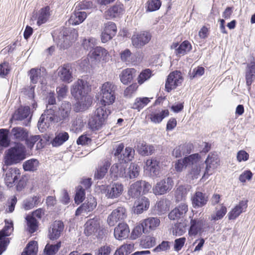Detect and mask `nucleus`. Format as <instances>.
<instances>
[{
  "label": "nucleus",
  "mask_w": 255,
  "mask_h": 255,
  "mask_svg": "<svg viewBox=\"0 0 255 255\" xmlns=\"http://www.w3.org/2000/svg\"><path fill=\"white\" fill-rule=\"evenodd\" d=\"M39 162L36 159H30L23 163V168L25 171H34L37 169Z\"/></svg>",
  "instance_id": "de8ad7c7"
},
{
  "label": "nucleus",
  "mask_w": 255,
  "mask_h": 255,
  "mask_svg": "<svg viewBox=\"0 0 255 255\" xmlns=\"http://www.w3.org/2000/svg\"><path fill=\"white\" fill-rule=\"evenodd\" d=\"M87 14L85 11H81L76 9L75 12L72 14L69 22L72 25H78L81 23L86 19Z\"/></svg>",
  "instance_id": "72a5a7b5"
},
{
  "label": "nucleus",
  "mask_w": 255,
  "mask_h": 255,
  "mask_svg": "<svg viewBox=\"0 0 255 255\" xmlns=\"http://www.w3.org/2000/svg\"><path fill=\"white\" fill-rule=\"evenodd\" d=\"M25 146L21 142H15L14 145L9 148L4 157V164L11 165L19 163L26 157Z\"/></svg>",
  "instance_id": "7ed1b4c3"
},
{
  "label": "nucleus",
  "mask_w": 255,
  "mask_h": 255,
  "mask_svg": "<svg viewBox=\"0 0 255 255\" xmlns=\"http://www.w3.org/2000/svg\"><path fill=\"white\" fill-rule=\"evenodd\" d=\"M151 75V72L150 69H146L143 70L137 78V81L139 84H142L145 81L149 79Z\"/></svg>",
  "instance_id": "680f3d73"
},
{
  "label": "nucleus",
  "mask_w": 255,
  "mask_h": 255,
  "mask_svg": "<svg viewBox=\"0 0 255 255\" xmlns=\"http://www.w3.org/2000/svg\"><path fill=\"white\" fill-rule=\"evenodd\" d=\"M134 249L133 244H124L117 250L114 255H128Z\"/></svg>",
  "instance_id": "09e8293b"
},
{
  "label": "nucleus",
  "mask_w": 255,
  "mask_h": 255,
  "mask_svg": "<svg viewBox=\"0 0 255 255\" xmlns=\"http://www.w3.org/2000/svg\"><path fill=\"white\" fill-rule=\"evenodd\" d=\"M64 224L60 221H55L51 225L49 229L48 236L50 240L58 239L64 229Z\"/></svg>",
  "instance_id": "412c9836"
},
{
  "label": "nucleus",
  "mask_w": 255,
  "mask_h": 255,
  "mask_svg": "<svg viewBox=\"0 0 255 255\" xmlns=\"http://www.w3.org/2000/svg\"><path fill=\"white\" fill-rule=\"evenodd\" d=\"M189 162V165H191V170L189 173L191 177L197 179L199 177L201 171V162L200 161V155L198 153L191 154L185 157V161Z\"/></svg>",
  "instance_id": "1a4fd4ad"
},
{
  "label": "nucleus",
  "mask_w": 255,
  "mask_h": 255,
  "mask_svg": "<svg viewBox=\"0 0 255 255\" xmlns=\"http://www.w3.org/2000/svg\"><path fill=\"white\" fill-rule=\"evenodd\" d=\"M151 35L147 31H142L134 33L131 37L132 44L134 47L141 48L150 40Z\"/></svg>",
  "instance_id": "f8f14e48"
},
{
  "label": "nucleus",
  "mask_w": 255,
  "mask_h": 255,
  "mask_svg": "<svg viewBox=\"0 0 255 255\" xmlns=\"http://www.w3.org/2000/svg\"><path fill=\"white\" fill-rule=\"evenodd\" d=\"M43 72L41 73V69L32 68L29 71V76L30 81L33 84H36L38 82L43 83L44 77Z\"/></svg>",
  "instance_id": "c9c22d12"
},
{
  "label": "nucleus",
  "mask_w": 255,
  "mask_h": 255,
  "mask_svg": "<svg viewBox=\"0 0 255 255\" xmlns=\"http://www.w3.org/2000/svg\"><path fill=\"white\" fill-rule=\"evenodd\" d=\"M188 192V190L184 186H180L175 192V197L178 201L185 200Z\"/></svg>",
  "instance_id": "052dcab7"
},
{
  "label": "nucleus",
  "mask_w": 255,
  "mask_h": 255,
  "mask_svg": "<svg viewBox=\"0 0 255 255\" xmlns=\"http://www.w3.org/2000/svg\"><path fill=\"white\" fill-rule=\"evenodd\" d=\"M30 111L29 106H21L15 111L13 118L15 120L22 121L28 117L30 114Z\"/></svg>",
  "instance_id": "4c0bfd02"
},
{
  "label": "nucleus",
  "mask_w": 255,
  "mask_h": 255,
  "mask_svg": "<svg viewBox=\"0 0 255 255\" xmlns=\"http://www.w3.org/2000/svg\"><path fill=\"white\" fill-rule=\"evenodd\" d=\"M137 88V86L136 84L130 85L125 90L124 97L126 98H131L135 93Z\"/></svg>",
  "instance_id": "774afa93"
},
{
  "label": "nucleus",
  "mask_w": 255,
  "mask_h": 255,
  "mask_svg": "<svg viewBox=\"0 0 255 255\" xmlns=\"http://www.w3.org/2000/svg\"><path fill=\"white\" fill-rule=\"evenodd\" d=\"M169 115V112L167 110H162L159 113H152L150 115V119L153 123L155 124L160 123L162 120Z\"/></svg>",
  "instance_id": "3c124183"
},
{
  "label": "nucleus",
  "mask_w": 255,
  "mask_h": 255,
  "mask_svg": "<svg viewBox=\"0 0 255 255\" xmlns=\"http://www.w3.org/2000/svg\"><path fill=\"white\" fill-rule=\"evenodd\" d=\"M93 3L92 0H84L80 2L76 6L75 9L80 10L82 9H88L93 8Z\"/></svg>",
  "instance_id": "e2e57ef3"
},
{
  "label": "nucleus",
  "mask_w": 255,
  "mask_h": 255,
  "mask_svg": "<svg viewBox=\"0 0 255 255\" xmlns=\"http://www.w3.org/2000/svg\"><path fill=\"white\" fill-rule=\"evenodd\" d=\"M78 36L77 31L75 29H73L70 31L69 29L65 28L58 36L57 45L60 49H67L76 41Z\"/></svg>",
  "instance_id": "20e7f679"
},
{
  "label": "nucleus",
  "mask_w": 255,
  "mask_h": 255,
  "mask_svg": "<svg viewBox=\"0 0 255 255\" xmlns=\"http://www.w3.org/2000/svg\"><path fill=\"white\" fill-rule=\"evenodd\" d=\"M183 81V78L180 72L175 71L170 73L168 76L165 83L166 90L169 92L175 89Z\"/></svg>",
  "instance_id": "ddd939ff"
},
{
  "label": "nucleus",
  "mask_w": 255,
  "mask_h": 255,
  "mask_svg": "<svg viewBox=\"0 0 255 255\" xmlns=\"http://www.w3.org/2000/svg\"><path fill=\"white\" fill-rule=\"evenodd\" d=\"M26 220L27 221L28 231L31 234L34 233L38 227V222L36 219L34 217L27 216L26 217Z\"/></svg>",
  "instance_id": "5fc2aeb1"
},
{
  "label": "nucleus",
  "mask_w": 255,
  "mask_h": 255,
  "mask_svg": "<svg viewBox=\"0 0 255 255\" xmlns=\"http://www.w3.org/2000/svg\"><path fill=\"white\" fill-rule=\"evenodd\" d=\"M58 76L60 79L66 83H70L73 80L72 69L69 64H64L58 69Z\"/></svg>",
  "instance_id": "a211bd4d"
},
{
  "label": "nucleus",
  "mask_w": 255,
  "mask_h": 255,
  "mask_svg": "<svg viewBox=\"0 0 255 255\" xmlns=\"http://www.w3.org/2000/svg\"><path fill=\"white\" fill-rule=\"evenodd\" d=\"M144 228L148 232V230H154L160 224V220L157 218L150 217L145 219L143 221Z\"/></svg>",
  "instance_id": "49530a36"
},
{
  "label": "nucleus",
  "mask_w": 255,
  "mask_h": 255,
  "mask_svg": "<svg viewBox=\"0 0 255 255\" xmlns=\"http://www.w3.org/2000/svg\"><path fill=\"white\" fill-rule=\"evenodd\" d=\"M61 246L60 241L57 242L56 244H47L44 249L45 255H55L59 250Z\"/></svg>",
  "instance_id": "37998d69"
},
{
  "label": "nucleus",
  "mask_w": 255,
  "mask_h": 255,
  "mask_svg": "<svg viewBox=\"0 0 255 255\" xmlns=\"http://www.w3.org/2000/svg\"><path fill=\"white\" fill-rule=\"evenodd\" d=\"M155 238L153 237L148 236L141 240L140 245L143 248L149 249L155 246Z\"/></svg>",
  "instance_id": "13d9d810"
},
{
  "label": "nucleus",
  "mask_w": 255,
  "mask_h": 255,
  "mask_svg": "<svg viewBox=\"0 0 255 255\" xmlns=\"http://www.w3.org/2000/svg\"><path fill=\"white\" fill-rule=\"evenodd\" d=\"M143 223L142 222L140 224L136 226L131 232V237L135 239L139 237L142 233L147 232L146 229L144 228Z\"/></svg>",
  "instance_id": "bf43d9fd"
},
{
  "label": "nucleus",
  "mask_w": 255,
  "mask_h": 255,
  "mask_svg": "<svg viewBox=\"0 0 255 255\" xmlns=\"http://www.w3.org/2000/svg\"><path fill=\"white\" fill-rule=\"evenodd\" d=\"M255 79V61H251L248 64L246 71L247 85L250 87Z\"/></svg>",
  "instance_id": "7c9ffc66"
},
{
  "label": "nucleus",
  "mask_w": 255,
  "mask_h": 255,
  "mask_svg": "<svg viewBox=\"0 0 255 255\" xmlns=\"http://www.w3.org/2000/svg\"><path fill=\"white\" fill-rule=\"evenodd\" d=\"M9 130L5 128L0 129V145L7 147L9 145L10 140L8 138Z\"/></svg>",
  "instance_id": "603ef678"
},
{
  "label": "nucleus",
  "mask_w": 255,
  "mask_h": 255,
  "mask_svg": "<svg viewBox=\"0 0 255 255\" xmlns=\"http://www.w3.org/2000/svg\"><path fill=\"white\" fill-rule=\"evenodd\" d=\"M108 55L107 50L100 46H97L94 48L90 54L91 57L97 61H100L102 59L105 60Z\"/></svg>",
  "instance_id": "473e14b6"
},
{
  "label": "nucleus",
  "mask_w": 255,
  "mask_h": 255,
  "mask_svg": "<svg viewBox=\"0 0 255 255\" xmlns=\"http://www.w3.org/2000/svg\"><path fill=\"white\" fill-rule=\"evenodd\" d=\"M227 211L226 207L222 205L220 209L217 211L216 214L211 215V220L217 221L222 219L226 214Z\"/></svg>",
  "instance_id": "0e129e2a"
},
{
  "label": "nucleus",
  "mask_w": 255,
  "mask_h": 255,
  "mask_svg": "<svg viewBox=\"0 0 255 255\" xmlns=\"http://www.w3.org/2000/svg\"><path fill=\"white\" fill-rule=\"evenodd\" d=\"M117 90V86L113 82H106L102 85L100 92V103L102 106L97 108L88 123L89 127L92 130L99 129L110 114V110L106 106L112 105L115 102Z\"/></svg>",
  "instance_id": "f257e3e1"
},
{
  "label": "nucleus",
  "mask_w": 255,
  "mask_h": 255,
  "mask_svg": "<svg viewBox=\"0 0 255 255\" xmlns=\"http://www.w3.org/2000/svg\"><path fill=\"white\" fill-rule=\"evenodd\" d=\"M69 138V134L66 132H60L56 134L55 137L51 141L53 146L57 147L61 145Z\"/></svg>",
  "instance_id": "58836bf2"
},
{
  "label": "nucleus",
  "mask_w": 255,
  "mask_h": 255,
  "mask_svg": "<svg viewBox=\"0 0 255 255\" xmlns=\"http://www.w3.org/2000/svg\"><path fill=\"white\" fill-rule=\"evenodd\" d=\"M97 44V40L93 37H88L83 39L81 43L82 47L87 50L93 48Z\"/></svg>",
  "instance_id": "4d7b16f0"
},
{
  "label": "nucleus",
  "mask_w": 255,
  "mask_h": 255,
  "mask_svg": "<svg viewBox=\"0 0 255 255\" xmlns=\"http://www.w3.org/2000/svg\"><path fill=\"white\" fill-rule=\"evenodd\" d=\"M123 143L119 144L114 152V155L120 162L128 163L132 160L134 155V150L130 147H127L125 150Z\"/></svg>",
  "instance_id": "423d86ee"
},
{
  "label": "nucleus",
  "mask_w": 255,
  "mask_h": 255,
  "mask_svg": "<svg viewBox=\"0 0 255 255\" xmlns=\"http://www.w3.org/2000/svg\"><path fill=\"white\" fill-rule=\"evenodd\" d=\"M190 228L189 231V234L190 236H195L201 231L203 226V222L202 220L192 219L190 222Z\"/></svg>",
  "instance_id": "e433bc0d"
},
{
  "label": "nucleus",
  "mask_w": 255,
  "mask_h": 255,
  "mask_svg": "<svg viewBox=\"0 0 255 255\" xmlns=\"http://www.w3.org/2000/svg\"><path fill=\"white\" fill-rule=\"evenodd\" d=\"M136 70L133 68H127L122 71L120 75L121 82L125 84H128L132 80L135 76Z\"/></svg>",
  "instance_id": "c756f323"
},
{
  "label": "nucleus",
  "mask_w": 255,
  "mask_h": 255,
  "mask_svg": "<svg viewBox=\"0 0 255 255\" xmlns=\"http://www.w3.org/2000/svg\"><path fill=\"white\" fill-rule=\"evenodd\" d=\"M35 241H31L27 245L21 255H35L37 252V245Z\"/></svg>",
  "instance_id": "864d4df0"
},
{
  "label": "nucleus",
  "mask_w": 255,
  "mask_h": 255,
  "mask_svg": "<svg viewBox=\"0 0 255 255\" xmlns=\"http://www.w3.org/2000/svg\"><path fill=\"white\" fill-rule=\"evenodd\" d=\"M123 189V185L122 184L114 183L107 187L106 195L108 198H117L122 194Z\"/></svg>",
  "instance_id": "393cba45"
},
{
  "label": "nucleus",
  "mask_w": 255,
  "mask_h": 255,
  "mask_svg": "<svg viewBox=\"0 0 255 255\" xmlns=\"http://www.w3.org/2000/svg\"><path fill=\"white\" fill-rule=\"evenodd\" d=\"M150 102L149 98L146 97L137 98L131 106V108L140 111Z\"/></svg>",
  "instance_id": "a18cd8bd"
},
{
  "label": "nucleus",
  "mask_w": 255,
  "mask_h": 255,
  "mask_svg": "<svg viewBox=\"0 0 255 255\" xmlns=\"http://www.w3.org/2000/svg\"><path fill=\"white\" fill-rule=\"evenodd\" d=\"M136 149L141 155H151L154 151V147L151 145H147L144 141H139L137 143Z\"/></svg>",
  "instance_id": "f704fd0d"
},
{
  "label": "nucleus",
  "mask_w": 255,
  "mask_h": 255,
  "mask_svg": "<svg viewBox=\"0 0 255 255\" xmlns=\"http://www.w3.org/2000/svg\"><path fill=\"white\" fill-rule=\"evenodd\" d=\"M188 211V206L185 203H181L171 211L168 215L171 220H176L183 217Z\"/></svg>",
  "instance_id": "bb28decb"
},
{
  "label": "nucleus",
  "mask_w": 255,
  "mask_h": 255,
  "mask_svg": "<svg viewBox=\"0 0 255 255\" xmlns=\"http://www.w3.org/2000/svg\"><path fill=\"white\" fill-rule=\"evenodd\" d=\"M40 202L39 196L30 197L23 202V207L26 210H30L37 206Z\"/></svg>",
  "instance_id": "8fccbe9b"
},
{
  "label": "nucleus",
  "mask_w": 255,
  "mask_h": 255,
  "mask_svg": "<svg viewBox=\"0 0 255 255\" xmlns=\"http://www.w3.org/2000/svg\"><path fill=\"white\" fill-rule=\"evenodd\" d=\"M13 230V224L11 222L10 223H6L5 227L0 231V255L5 251L8 243L6 237L10 236Z\"/></svg>",
  "instance_id": "4468645a"
},
{
  "label": "nucleus",
  "mask_w": 255,
  "mask_h": 255,
  "mask_svg": "<svg viewBox=\"0 0 255 255\" xmlns=\"http://www.w3.org/2000/svg\"><path fill=\"white\" fill-rule=\"evenodd\" d=\"M139 167L134 163H130L128 168H126L125 178L133 179L139 175Z\"/></svg>",
  "instance_id": "ea45409f"
},
{
  "label": "nucleus",
  "mask_w": 255,
  "mask_h": 255,
  "mask_svg": "<svg viewBox=\"0 0 255 255\" xmlns=\"http://www.w3.org/2000/svg\"><path fill=\"white\" fill-rule=\"evenodd\" d=\"M100 227V222L98 218L88 220L85 224V234L90 236L97 231Z\"/></svg>",
  "instance_id": "cd10ccee"
},
{
  "label": "nucleus",
  "mask_w": 255,
  "mask_h": 255,
  "mask_svg": "<svg viewBox=\"0 0 255 255\" xmlns=\"http://www.w3.org/2000/svg\"><path fill=\"white\" fill-rule=\"evenodd\" d=\"M13 230V224L11 222L10 223H6L5 227L0 231V255L5 251L8 243L6 237L10 236Z\"/></svg>",
  "instance_id": "2eb2a0df"
},
{
  "label": "nucleus",
  "mask_w": 255,
  "mask_h": 255,
  "mask_svg": "<svg viewBox=\"0 0 255 255\" xmlns=\"http://www.w3.org/2000/svg\"><path fill=\"white\" fill-rule=\"evenodd\" d=\"M97 201L94 197H90L87 200L79 207L75 212V215L78 216L84 213L92 211L97 206Z\"/></svg>",
  "instance_id": "6ab92c4d"
},
{
  "label": "nucleus",
  "mask_w": 255,
  "mask_h": 255,
  "mask_svg": "<svg viewBox=\"0 0 255 255\" xmlns=\"http://www.w3.org/2000/svg\"><path fill=\"white\" fill-rule=\"evenodd\" d=\"M192 49V46L190 43L187 41H184L176 49L175 54L176 55H184L189 52Z\"/></svg>",
  "instance_id": "c03bdc74"
},
{
  "label": "nucleus",
  "mask_w": 255,
  "mask_h": 255,
  "mask_svg": "<svg viewBox=\"0 0 255 255\" xmlns=\"http://www.w3.org/2000/svg\"><path fill=\"white\" fill-rule=\"evenodd\" d=\"M123 10L124 5L123 4H116L105 12V17L106 19L116 17L121 14Z\"/></svg>",
  "instance_id": "2f4dec72"
},
{
  "label": "nucleus",
  "mask_w": 255,
  "mask_h": 255,
  "mask_svg": "<svg viewBox=\"0 0 255 255\" xmlns=\"http://www.w3.org/2000/svg\"><path fill=\"white\" fill-rule=\"evenodd\" d=\"M88 88V83L82 79H78L76 81L71 89L72 95L78 100H82L87 93Z\"/></svg>",
  "instance_id": "6e6552de"
},
{
  "label": "nucleus",
  "mask_w": 255,
  "mask_h": 255,
  "mask_svg": "<svg viewBox=\"0 0 255 255\" xmlns=\"http://www.w3.org/2000/svg\"><path fill=\"white\" fill-rule=\"evenodd\" d=\"M151 188V185L148 182L144 180H139L130 186L128 193L132 198H137L140 196L142 190V193L146 194Z\"/></svg>",
  "instance_id": "39448f33"
},
{
  "label": "nucleus",
  "mask_w": 255,
  "mask_h": 255,
  "mask_svg": "<svg viewBox=\"0 0 255 255\" xmlns=\"http://www.w3.org/2000/svg\"><path fill=\"white\" fill-rule=\"evenodd\" d=\"M248 201L242 200L239 202V204L236 205L234 209L228 214L229 220H234L240 216L243 212L245 211L248 207Z\"/></svg>",
  "instance_id": "a878e982"
},
{
  "label": "nucleus",
  "mask_w": 255,
  "mask_h": 255,
  "mask_svg": "<svg viewBox=\"0 0 255 255\" xmlns=\"http://www.w3.org/2000/svg\"><path fill=\"white\" fill-rule=\"evenodd\" d=\"M128 164L118 161V163L113 164L110 169V174L114 180L118 179L119 177H124L126 176V168Z\"/></svg>",
  "instance_id": "f3484780"
},
{
  "label": "nucleus",
  "mask_w": 255,
  "mask_h": 255,
  "mask_svg": "<svg viewBox=\"0 0 255 255\" xmlns=\"http://www.w3.org/2000/svg\"><path fill=\"white\" fill-rule=\"evenodd\" d=\"M130 231L128 226L124 223H119L114 229V237L119 241L127 239Z\"/></svg>",
  "instance_id": "aec40b11"
},
{
  "label": "nucleus",
  "mask_w": 255,
  "mask_h": 255,
  "mask_svg": "<svg viewBox=\"0 0 255 255\" xmlns=\"http://www.w3.org/2000/svg\"><path fill=\"white\" fill-rule=\"evenodd\" d=\"M56 106H52L46 110L41 116L37 126L41 132H44L51 123L67 122L70 120L71 105L69 102L64 101L57 111Z\"/></svg>",
  "instance_id": "f03ea898"
},
{
  "label": "nucleus",
  "mask_w": 255,
  "mask_h": 255,
  "mask_svg": "<svg viewBox=\"0 0 255 255\" xmlns=\"http://www.w3.org/2000/svg\"><path fill=\"white\" fill-rule=\"evenodd\" d=\"M159 161L156 158H151L146 160L145 170L148 173L150 177L155 178L159 176L160 173Z\"/></svg>",
  "instance_id": "dca6fc26"
},
{
  "label": "nucleus",
  "mask_w": 255,
  "mask_h": 255,
  "mask_svg": "<svg viewBox=\"0 0 255 255\" xmlns=\"http://www.w3.org/2000/svg\"><path fill=\"white\" fill-rule=\"evenodd\" d=\"M122 61L127 64H129L132 62V53L128 49H126L122 51L120 54Z\"/></svg>",
  "instance_id": "69168bd1"
},
{
  "label": "nucleus",
  "mask_w": 255,
  "mask_h": 255,
  "mask_svg": "<svg viewBox=\"0 0 255 255\" xmlns=\"http://www.w3.org/2000/svg\"><path fill=\"white\" fill-rule=\"evenodd\" d=\"M208 200V196L200 191H196L191 198L192 206L194 208L202 207L207 204Z\"/></svg>",
  "instance_id": "5701e85b"
},
{
  "label": "nucleus",
  "mask_w": 255,
  "mask_h": 255,
  "mask_svg": "<svg viewBox=\"0 0 255 255\" xmlns=\"http://www.w3.org/2000/svg\"><path fill=\"white\" fill-rule=\"evenodd\" d=\"M149 206V201L148 199L145 197H142L138 201V204L134 208V212L139 214L143 211L146 210Z\"/></svg>",
  "instance_id": "a19ab883"
},
{
  "label": "nucleus",
  "mask_w": 255,
  "mask_h": 255,
  "mask_svg": "<svg viewBox=\"0 0 255 255\" xmlns=\"http://www.w3.org/2000/svg\"><path fill=\"white\" fill-rule=\"evenodd\" d=\"M25 141V143L28 147V148L30 149H32L34 145V144L38 142L37 144V148H39L38 144L39 143L41 144L42 139L41 136L39 135H35L31 136L29 137H27L26 139L24 140Z\"/></svg>",
  "instance_id": "6e6d98bb"
},
{
  "label": "nucleus",
  "mask_w": 255,
  "mask_h": 255,
  "mask_svg": "<svg viewBox=\"0 0 255 255\" xmlns=\"http://www.w3.org/2000/svg\"><path fill=\"white\" fill-rule=\"evenodd\" d=\"M219 162L218 155L216 153H210L205 161L206 168L202 178H208L212 175L217 168Z\"/></svg>",
  "instance_id": "9d476101"
},
{
  "label": "nucleus",
  "mask_w": 255,
  "mask_h": 255,
  "mask_svg": "<svg viewBox=\"0 0 255 255\" xmlns=\"http://www.w3.org/2000/svg\"><path fill=\"white\" fill-rule=\"evenodd\" d=\"M50 7L46 6L40 9L39 12L37 24L39 26L45 23L49 19L50 16Z\"/></svg>",
  "instance_id": "79ce46f5"
},
{
  "label": "nucleus",
  "mask_w": 255,
  "mask_h": 255,
  "mask_svg": "<svg viewBox=\"0 0 255 255\" xmlns=\"http://www.w3.org/2000/svg\"><path fill=\"white\" fill-rule=\"evenodd\" d=\"M174 182L172 178L167 177L157 182L152 187L153 193L162 195L169 192L173 188Z\"/></svg>",
  "instance_id": "0eeeda50"
},
{
  "label": "nucleus",
  "mask_w": 255,
  "mask_h": 255,
  "mask_svg": "<svg viewBox=\"0 0 255 255\" xmlns=\"http://www.w3.org/2000/svg\"><path fill=\"white\" fill-rule=\"evenodd\" d=\"M160 0H150L147 2V11H153L158 10L161 6Z\"/></svg>",
  "instance_id": "338daca9"
},
{
  "label": "nucleus",
  "mask_w": 255,
  "mask_h": 255,
  "mask_svg": "<svg viewBox=\"0 0 255 255\" xmlns=\"http://www.w3.org/2000/svg\"><path fill=\"white\" fill-rule=\"evenodd\" d=\"M20 173L19 170L15 168H11L6 172L4 181L5 184L9 187L13 186L14 183L19 178Z\"/></svg>",
  "instance_id": "b1692460"
},
{
  "label": "nucleus",
  "mask_w": 255,
  "mask_h": 255,
  "mask_svg": "<svg viewBox=\"0 0 255 255\" xmlns=\"http://www.w3.org/2000/svg\"><path fill=\"white\" fill-rule=\"evenodd\" d=\"M127 217L126 208L124 206H119L109 215L107 222L109 226H114L118 222L124 220Z\"/></svg>",
  "instance_id": "9b49d317"
},
{
  "label": "nucleus",
  "mask_w": 255,
  "mask_h": 255,
  "mask_svg": "<svg viewBox=\"0 0 255 255\" xmlns=\"http://www.w3.org/2000/svg\"><path fill=\"white\" fill-rule=\"evenodd\" d=\"M10 135L12 139L20 142L26 140L28 136V133L27 130L24 128L16 127L11 129Z\"/></svg>",
  "instance_id": "4be33fe9"
},
{
  "label": "nucleus",
  "mask_w": 255,
  "mask_h": 255,
  "mask_svg": "<svg viewBox=\"0 0 255 255\" xmlns=\"http://www.w3.org/2000/svg\"><path fill=\"white\" fill-rule=\"evenodd\" d=\"M111 165V163L108 160H104L99 164L98 168L95 172L94 176L97 179H103L107 173L108 169Z\"/></svg>",
  "instance_id": "c85d7f7f"
}]
</instances>
